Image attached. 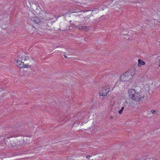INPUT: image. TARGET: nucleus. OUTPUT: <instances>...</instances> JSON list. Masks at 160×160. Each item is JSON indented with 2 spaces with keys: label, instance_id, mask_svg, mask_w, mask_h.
<instances>
[{
  "label": "nucleus",
  "instance_id": "39448f33",
  "mask_svg": "<svg viewBox=\"0 0 160 160\" xmlns=\"http://www.w3.org/2000/svg\"><path fill=\"white\" fill-rule=\"evenodd\" d=\"M31 19L32 21L36 24H38L41 22V18L38 17H32Z\"/></svg>",
  "mask_w": 160,
  "mask_h": 160
},
{
  "label": "nucleus",
  "instance_id": "4468645a",
  "mask_svg": "<svg viewBox=\"0 0 160 160\" xmlns=\"http://www.w3.org/2000/svg\"><path fill=\"white\" fill-rule=\"evenodd\" d=\"M124 106H123L122 107L121 109L119 111V114H121L122 113V112L124 109Z\"/></svg>",
  "mask_w": 160,
  "mask_h": 160
},
{
  "label": "nucleus",
  "instance_id": "2eb2a0df",
  "mask_svg": "<svg viewBox=\"0 0 160 160\" xmlns=\"http://www.w3.org/2000/svg\"><path fill=\"white\" fill-rule=\"evenodd\" d=\"M31 67V65H28V64H25V68H29Z\"/></svg>",
  "mask_w": 160,
  "mask_h": 160
},
{
  "label": "nucleus",
  "instance_id": "9d476101",
  "mask_svg": "<svg viewBox=\"0 0 160 160\" xmlns=\"http://www.w3.org/2000/svg\"><path fill=\"white\" fill-rule=\"evenodd\" d=\"M25 64L22 61H21V62L20 63V65H18V67H19L20 68H25Z\"/></svg>",
  "mask_w": 160,
  "mask_h": 160
},
{
  "label": "nucleus",
  "instance_id": "20e7f679",
  "mask_svg": "<svg viewBox=\"0 0 160 160\" xmlns=\"http://www.w3.org/2000/svg\"><path fill=\"white\" fill-rule=\"evenodd\" d=\"M75 28H78L79 30H84L86 31H88L89 30V27L81 26V24H80L79 26H75Z\"/></svg>",
  "mask_w": 160,
  "mask_h": 160
},
{
  "label": "nucleus",
  "instance_id": "aec40b11",
  "mask_svg": "<svg viewBox=\"0 0 160 160\" xmlns=\"http://www.w3.org/2000/svg\"><path fill=\"white\" fill-rule=\"evenodd\" d=\"M64 56L65 58H67V56L66 55H64Z\"/></svg>",
  "mask_w": 160,
  "mask_h": 160
},
{
  "label": "nucleus",
  "instance_id": "f8f14e48",
  "mask_svg": "<svg viewBox=\"0 0 160 160\" xmlns=\"http://www.w3.org/2000/svg\"><path fill=\"white\" fill-rule=\"evenodd\" d=\"M151 112L153 114H156L159 112V111L158 110H151Z\"/></svg>",
  "mask_w": 160,
  "mask_h": 160
},
{
  "label": "nucleus",
  "instance_id": "ddd939ff",
  "mask_svg": "<svg viewBox=\"0 0 160 160\" xmlns=\"http://www.w3.org/2000/svg\"><path fill=\"white\" fill-rule=\"evenodd\" d=\"M80 18H81L82 19V21L81 20H79V21H80V22L81 23H82V22H84L85 21V18L83 16H81V17Z\"/></svg>",
  "mask_w": 160,
  "mask_h": 160
},
{
  "label": "nucleus",
  "instance_id": "6e6552de",
  "mask_svg": "<svg viewBox=\"0 0 160 160\" xmlns=\"http://www.w3.org/2000/svg\"><path fill=\"white\" fill-rule=\"evenodd\" d=\"M87 0H78V1H76V2L77 3L81 4H86Z\"/></svg>",
  "mask_w": 160,
  "mask_h": 160
},
{
  "label": "nucleus",
  "instance_id": "a211bd4d",
  "mask_svg": "<svg viewBox=\"0 0 160 160\" xmlns=\"http://www.w3.org/2000/svg\"><path fill=\"white\" fill-rule=\"evenodd\" d=\"M90 157V155H88L86 157V158L88 159H89Z\"/></svg>",
  "mask_w": 160,
  "mask_h": 160
},
{
  "label": "nucleus",
  "instance_id": "6ab92c4d",
  "mask_svg": "<svg viewBox=\"0 0 160 160\" xmlns=\"http://www.w3.org/2000/svg\"><path fill=\"white\" fill-rule=\"evenodd\" d=\"M70 53L69 54H68V55H72V53L71 52H70Z\"/></svg>",
  "mask_w": 160,
  "mask_h": 160
},
{
  "label": "nucleus",
  "instance_id": "423d86ee",
  "mask_svg": "<svg viewBox=\"0 0 160 160\" xmlns=\"http://www.w3.org/2000/svg\"><path fill=\"white\" fill-rule=\"evenodd\" d=\"M135 70L134 68L129 69L127 72L129 75L131 76V78L135 73Z\"/></svg>",
  "mask_w": 160,
  "mask_h": 160
},
{
  "label": "nucleus",
  "instance_id": "f3484780",
  "mask_svg": "<svg viewBox=\"0 0 160 160\" xmlns=\"http://www.w3.org/2000/svg\"><path fill=\"white\" fill-rule=\"evenodd\" d=\"M127 104H128V102H127L126 101H125V102L123 104V106H125Z\"/></svg>",
  "mask_w": 160,
  "mask_h": 160
},
{
  "label": "nucleus",
  "instance_id": "dca6fc26",
  "mask_svg": "<svg viewBox=\"0 0 160 160\" xmlns=\"http://www.w3.org/2000/svg\"><path fill=\"white\" fill-rule=\"evenodd\" d=\"M71 22L72 21L71 20L69 21V22L70 23L71 25H72V27H75V26H76L73 23H71Z\"/></svg>",
  "mask_w": 160,
  "mask_h": 160
},
{
  "label": "nucleus",
  "instance_id": "f03ea898",
  "mask_svg": "<svg viewBox=\"0 0 160 160\" xmlns=\"http://www.w3.org/2000/svg\"><path fill=\"white\" fill-rule=\"evenodd\" d=\"M110 91V86L108 85H106L102 88L99 91V95L103 96H106Z\"/></svg>",
  "mask_w": 160,
  "mask_h": 160
},
{
  "label": "nucleus",
  "instance_id": "412c9836",
  "mask_svg": "<svg viewBox=\"0 0 160 160\" xmlns=\"http://www.w3.org/2000/svg\"><path fill=\"white\" fill-rule=\"evenodd\" d=\"M66 13H65L64 14H63V16H65V15L66 14Z\"/></svg>",
  "mask_w": 160,
  "mask_h": 160
},
{
  "label": "nucleus",
  "instance_id": "0eeeda50",
  "mask_svg": "<svg viewBox=\"0 0 160 160\" xmlns=\"http://www.w3.org/2000/svg\"><path fill=\"white\" fill-rule=\"evenodd\" d=\"M145 64V62L141 60V59H138V67L141 66V65H144Z\"/></svg>",
  "mask_w": 160,
  "mask_h": 160
},
{
  "label": "nucleus",
  "instance_id": "f257e3e1",
  "mask_svg": "<svg viewBox=\"0 0 160 160\" xmlns=\"http://www.w3.org/2000/svg\"><path fill=\"white\" fill-rule=\"evenodd\" d=\"M129 98L136 102L142 101L145 96L141 92H138L133 89H130L128 90Z\"/></svg>",
  "mask_w": 160,
  "mask_h": 160
},
{
  "label": "nucleus",
  "instance_id": "1a4fd4ad",
  "mask_svg": "<svg viewBox=\"0 0 160 160\" xmlns=\"http://www.w3.org/2000/svg\"><path fill=\"white\" fill-rule=\"evenodd\" d=\"M21 60L24 62L25 61L28 60L30 59V58L28 56H25L24 57H22Z\"/></svg>",
  "mask_w": 160,
  "mask_h": 160
},
{
  "label": "nucleus",
  "instance_id": "7ed1b4c3",
  "mask_svg": "<svg viewBox=\"0 0 160 160\" xmlns=\"http://www.w3.org/2000/svg\"><path fill=\"white\" fill-rule=\"evenodd\" d=\"M121 80L122 81H127L131 79V76L128 74L127 72L124 73L120 77Z\"/></svg>",
  "mask_w": 160,
  "mask_h": 160
},
{
  "label": "nucleus",
  "instance_id": "4be33fe9",
  "mask_svg": "<svg viewBox=\"0 0 160 160\" xmlns=\"http://www.w3.org/2000/svg\"><path fill=\"white\" fill-rule=\"evenodd\" d=\"M159 66L160 67V64H159Z\"/></svg>",
  "mask_w": 160,
  "mask_h": 160
},
{
  "label": "nucleus",
  "instance_id": "9b49d317",
  "mask_svg": "<svg viewBox=\"0 0 160 160\" xmlns=\"http://www.w3.org/2000/svg\"><path fill=\"white\" fill-rule=\"evenodd\" d=\"M22 60H16V62H15V64H16V65H18H18H20V63L21 62V61Z\"/></svg>",
  "mask_w": 160,
  "mask_h": 160
}]
</instances>
